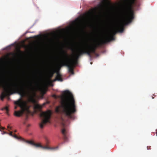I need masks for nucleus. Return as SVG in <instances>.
Masks as SVG:
<instances>
[{
    "mask_svg": "<svg viewBox=\"0 0 157 157\" xmlns=\"http://www.w3.org/2000/svg\"><path fill=\"white\" fill-rule=\"evenodd\" d=\"M120 17L119 22L111 30L108 36L101 40V44H104L114 40L113 36L117 32H122L124 26L131 22L134 19V12L131 9H129L127 7H124L121 10Z\"/></svg>",
    "mask_w": 157,
    "mask_h": 157,
    "instance_id": "nucleus-1",
    "label": "nucleus"
},
{
    "mask_svg": "<svg viewBox=\"0 0 157 157\" xmlns=\"http://www.w3.org/2000/svg\"><path fill=\"white\" fill-rule=\"evenodd\" d=\"M55 112L62 116L75 119L73 114L76 112L75 100L72 94L68 90L63 91L61 105L56 108Z\"/></svg>",
    "mask_w": 157,
    "mask_h": 157,
    "instance_id": "nucleus-2",
    "label": "nucleus"
},
{
    "mask_svg": "<svg viewBox=\"0 0 157 157\" xmlns=\"http://www.w3.org/2000/svg\"><path fill=\"white\" fill-rule=\"evenodd\" d=\"M20 83L21 84H12L11 86L13 90L15 92L18 93L21 97H26L28 99L30 102L33 103H35L36 100L33 96V94H34L35 92V86L30 82H28L27 84H25L22 82Z\"/></svg>",
    "mask_w": 157,
    "mask_h": 157,
    "instance_id": "nucleus-3",
    "label": "nucleus"
},
{
    "mask_svg": "<svg viewBox=\"0 0 157 157\" xmlns=\"http://www.w3.org/2000/svg\"><path fill=\"white\" fill-rule=\"evenodd\" d=\"M97 46L95 44L90 45L87 44L84 48L78 49L75 54V59L77 60L80 56L83 54H87L90 57H91V53H94L95 52Z\"/></svg>",
    "mask_w": 157,
    "mask_h": 157,
    "instance_id": "nucleus-4",
    "label": "nucleus"
},
{
    "mask_svg": "<svg viewBox=\"0 0 157 157\" xmlns=\"http://www.w3.org/2000/svg\"><path fill=\"white\" fill-rule=\"evenodd\" d=\"M63 53L64 55V58L61 62V66H66L68 67V72L71 74H74V67L75 64V62L76 60L74 56V59H70L68 58V55L67 53L64 51H63Z\"/></svg>",
    "mask_w": 157,
    "mask_h": 157,
    "instance_id": "nucleus-5",
    "label": "nucleus"
},
{
    "mask_svg": "<svg viewBox=\"0 0 157 157\" xmlns=\"http://www.w3.org/2000/svg\"><path fill=\"white\" fill-rule=\"evenodd\" d=\"M14 104L19 106L21 109V110L20 111H14V115L16 117H20L22 116L25 110L28 109L29 108V107L27 105L26 102L23 100L21 98H20L17 101H15Z\"/></svg>",
    "mask_w": 157,
    "mask_h": 157,
    "instance_id": "nucleus-6",
    "label": "nucleus"
},
{
    "mask_svg": "<svg viewBox=\"0 0 157 157\" xmlns=\"http://www.w3.org/2000/svg\"><path fill=\"white\" fill-rule=\"evenodd\" d=\"M52 114L51 110H48L46 112H42L40 114V116L44 119L40 124V127L42 128L44 127V125L47 123L50 122V119L51 118Z\"/></svg>",
    "mask_w": 157,
    "mask_h": 157,
    "instance_id": "nucleus-7",
    "label": "nucleus"
},
{
    "mask_svg": "<svg viewBox=\"0 0 157 157\" xmlns=\"http://www.w3.org/2000/svg\"><path fill=\"white\" fill-rule=\"evenodd\" d=\"M27 143L30 144L36 147H40L43 149H46L50 150H56L57 149L58 147H51L47 146H43L41 145L40 144L36 143L32 141L26 140L25 141Z\"/></svg>",
    "mask_w": 157,
    "mask_h": 157,
    "instance_id": "nucleus-8",
    "label": "nucleus"
},
{
    "mask_svg": "<svg viewBox=\"0 0 157 157\" xmlns=\"http://www.w3.org/2000/svg\"><path fill=\"white\" fill-rule=\"evenodd\" d=\"M61 132L63 135V139L65 141H67V136L66 132L65 129V128H63Z\"/></svg>",
    "mask_w": 157,
    "mask_h": 157,
    "instance_id": "nucleus-9",
    "label": "nucleus"
},
{
    "mask_svg": "<svg viewBox=\"0 0 157 157\" xmlns=\"http://www.w3.org/2000/svg\"><path fill=\"white\" fill-rule=\"evenodd\" d=\"M57 75L56 77V80H58L59 81H63L61 75L60 74L59 72L58 71L56 72Z\"/></svg>",
    "mask_w": 157,
    "mask_h": 157,
    "instance_id": "nucleus-10",
    "label": "nucleus"
},
{
    "mask_svg": "<svg viewBox=\"0 0 157 157\" xmlns=\"http://www.w3.org/2000/svg\"><path fill=\"white\" fill-rule=\"evenodd\" d=\"M7 134H9L10 136H11L15 138L18 139V140H22V138L21 137H19L17 136L16 134H14V135L12 134V132H10L9 133H7Z\"/></svg>",
    "mask_w": 157,
    "mask_h": 157,
    "instance_id": "nucleus-11",
    "label": "nucleus"
},
{
    "mask_svg": "<svg viewBox=\"0 0 157 157\" xmlns=\"http://www.w3.org/2000/svg\"><path fill=\"white\" fill-rule=\"evenodd\" d=\"M42 107V106L41 105L38 104L34 106L35 109H38V110H40Z\"/></svg>",
    "mask_w": 157,
    "mask_h": 157,
    "instance_id": "nucleus-12",
    "label": "nucleus"
},
{
    "mask_svg": "<svg viewBox=\"0 0 157 157\" xmlns=\"http://www.w3.org/2000/svg\"><path fill=\"white\" fill-rule=\"evenodd\" d=\"M2 110H6V113L7 114H8V107L7 106H6L5 107L2 108Z\"/></svg>",
    "mask_w": 157,
    "mask_h": 157,
    "instance_id": "nucleus-13",
    "label": "nucleus"
},
{
    "mask_svg": "<svg viewBox=\"0 0 157 157\" xmlns=\"http://www.w3.org/2000/svg\"><path fill=\"white\" fill-rule=\"evenodd\" d=\"M136 0H131L130 3L129 4V6L130 7L132 6L133 4H134L135 3Z\"/></svg>",
    "mask_w": 157,
    "mask_h": 157,
    "instance_id": "nucleus-14",
    "label": "nucleus"
},
{
    "mask_svg": "<svg viewBox=\"0 0 157 157\" xmlns=\"http://www.w3.org/2000/svg\"><path fill=\"white\" fill-rule=\"evenodd\" d=\"M52 70H53V71H54V72H56V69H55V68L53 67V68H52Z\"/></svg>",
    "mask_w": 157,
    "mask_h": 157,
    "instance_id": "nucleus-15",
    "label": "nucleus"
},
{
    "mask_svg": "<svg viewBox=\"0 0 157 157\" xmlns=\"http://www.w3.org/2000/svg\"><path fill=\"white\" fill-rule=\"evenodd\" d=\"M7 128L11 130V127H10V126H8L7 127Z\"/></svg>",
    "mask_w": 157,
    "mask_h": 157,
    "instance_id": "nucleus-16",
    "label": "nucleus"
},
{
    "mask_svg": "<svg viewBox=\"0 0 157 157\" xmlns=\"http://www.w3.org/2000/svg\"><path fill=\"white\" fill-rule=\"evenodd\" d=\"M7 133L6 132H3V133H2V134H7Z\"/></svg>",
    "mask_w": 157,
    "mask_h": 157,
    "instance_id": "nucleus-17",
    "label": "nucleus"
},
{
    "mask_svg": "<svg viewBox=\"0 0 157 157\" xmlns=\"http://www.w3.org/2000/svg\"><path fill=\"white\" fill-rule=\"evenodd\" d=\"M30 126V124H28V125H27V127H29Z\"/></svg>",
    "mask_w": 157,
    "mask_h": 157,
    "instance_id": "nucleus-18",
    "label": "nucleus"
},
{
    "mask_svg": "<svg viewBox=\"0 0 157 157\" xmlns=\"http://www.w3.org/2000/svg\"><path fill=\"white\" fill-rule=\"evenodd\" d=\"M147 149H150V148H148V147H147Z\"/></svg>",
    "mask_w": 157,
    "mask_h": 157,
    "instance_id": "nucleus-19",
    "label": "nucleus"
},
{
    "mask_svg": "<svg viewBox=\"0 0 157 157\" xmlns=\"http://www.w3.org/2000/svg\"><path fill=\"white\" fill-rule=\"evenodd\" d=\"M17 107L16 106H15V109H17Z\"/></svg>",
    "mask_w": 157,
    "mask_h": 157,
    "instance_id": "nucleus-20",
    "label": "nucleus"
},
{
    "mask_svg": "<svg viewBox=\"0 0 157 157\" xmlns=\"http://www.w3.org/2000/svg\"><path fill=\"white\" fill-rule=\"evenodd\" d=\"M16 132V130L14 131V132Z\"/></svg>",
    "mask_w": 157,
    "mask_h": 157,
    "instance_id": "nucleus-21",
    "label": "nucleus"
},
{
    "mask_svg": "<svg viewBox=\"0 0 157 157\" xmlns=\"http://www.w3.org/2000/svg\"><path fill=\"white\" fill-rule=\"evenodd\" d=\"M55 96H56V95H53V97H55Z\"/></svg>",
    "mask_w": 157,
    "mask_h": 157,
    "instance_id": "nucleus-22",
    "label": "nucleus"
},
{
    "mask_svg": "<svg viewBox=\"0 0 157 157\" xmlns=\"http://www.w3.org/2000/svg\"><path fill=\"white\" fill-rule=\"evenodd\" d=\"M92 63L91 62V63H90V64H92Z\"/></svg>",
    "mask_w": 157,
    "mask_h": 157,
    "instance_id": "nucleus-23",
    "label": "nucleus"
},
{
    "mask_svg": "<svg viewBox=\"0 0 157 157\" xmlns=\"http://www.w3.org/2000/svg\"><path fill=\"white\" fill-rule=\"evenodd\" d=\"M152 98H154V97H152Z\"/></svg>",
    "mask_w": 157,
    "mask_h": 157,
    "instance_id": "nucleus-24",
    "label": "nucleus"
}]
</instances>
